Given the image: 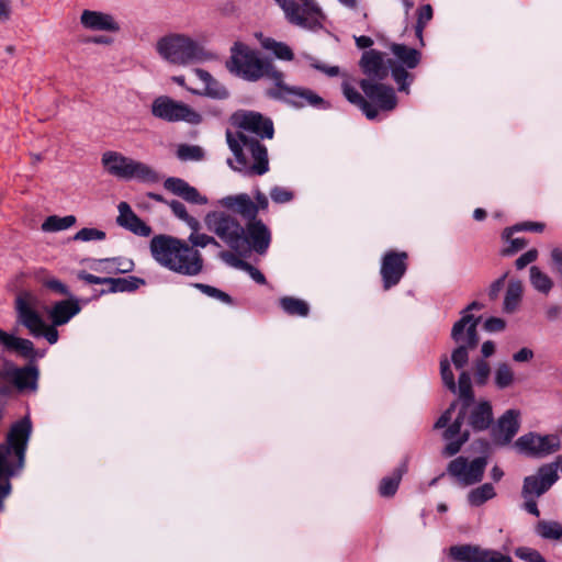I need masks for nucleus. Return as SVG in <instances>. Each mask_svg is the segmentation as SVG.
<instances>
[{
	"label": "nucleus",
	"instance_id": "obj_1",
	"mask_svg": "<svg viewBox=\"0 0 562 562\" xmlns=\"http://www.w3.org/2000/svg\"><path fill=\"white\" fill-rule=\"evenodd\" d=\"M215 205L222 210H213L205 214L204 223L211 233L221 239L229 249L237 254L250 250L263 255L271 243L268 226L257 220L259 211L268 209V198L257 191L255 200L247 193L226 195L218 199Z\"/></svg>",
	"mask_w": 562,
	"mask_h": 562
},
{
	"label": "nucleus",
	"instance_id": "obj_2",
	"mask_svg": "<svg viewBox=\"0 0 562 562\" xmlns=\"http://www.w3.org/2000/svg\"><path fill=\"white\" fill-rule=\"evenodd\" d=\"M16 322L22 325L31 336L45 338L50 345L58 341V326L67 324L81 311L80 301L76 297L54 303L47 311L50 324L46 323L40 312V299L30 291L19 293L14 301Z\"/></svg>",
	"mask_w": 562,
	"mask_h": 562
},
{
	"label": "nucleus",
	"instance_id": "obj_3",
	"mask_svg": "<svg viewBox=\"0 0 562 562\" xmlns=\"http://www.w3.org/2000/svg\"><path fill=\"white\" fill-rule=\"evenodd\" d=\"M149 248L153 258L172 272L194 277L203 270L201 252L183 239L169 235H156L151 238Z\"/></svg>",
	"mask_w": 562,
	"mask_h": 562
},
{
	"label": "nucleus",
	"instance_id": "obj_4",
	"mask_svg": "<svg viewBox=\"0 0 562 562\" xmlns=\"http://www.w3.org/2000/svg\"><path fill=\"white\" fill-rule=\"evenodd\" d=\"M155 49L162 60L177 67H187L213 58L198 40L186 33L171 32L162 35L157 40Z\"/></svg>",
	"mask_w": 562,
	"mask_h": 562
},
{
	"label": "nucleus",
	"instance_id": "obj_5",
	"mask_svg": "<svg viewBox=\"0 0 562 562\" xmlns=\"http://www.w3.org/2000/svg\"><path fill=\"white\" fill-rule=\"evenodd\" d=\"M226 139L234 160H228L229 166L245 175L261 176L269 170L267 148L254 137H248L243 132H226Z\"/></svg>",
	"mask_w": 562,
	"mask_h": 562
},
{
	"label": "nucleus",
	"instance_id": "obj_6",
	"mask_svg": "<svg viewBox=\"0 0 562 562\" xmlns=\"http://www.w3.org/2000/svg\"><path fill=\"white\" fill-rule=\"evenodd\" d=\"M31 432L32 423L29 417L11 426L5 442L0 445V480H8L23 468Z\"/></svg>",
	"mask_w": 562,
	"mask_h": 562
},
{
	"label": "nucleus",
	"instance_id": "obj_7",
	"mask_svg": "<svg viewBox=\"0 0 562 562\" xmlns=\"http://www.w3.org/2000/svg\"><path fill=\"white\" fill-rule=\"evenodd\" d=\"M101 165L106 173L122 180H140L154 182L157 173L148 165L124 156L122 153L108 150L102 154Z\"/></svg>",
	"mask_w": 562,
	"mask_h": 562
},
{
	"label": "nucleus",
	"instance_id": "obj_8",
	"mask_svg": "<svg viewBox=\"0 0 562 562\" xmlns=\"http://www.w3.org/2000/svg\"><path fill=\"white\" fill-rule=\"evenodd\" d=\"M267 63L247 44L235 42L231 47L226 68L229 72L244 80L258 81L263 78Z\"/></svg>",
	"mask_w": 562,
	"mask_h": 562
},
{
	"label": "nucleus",
	"instance_id": "obj_9",
	"mask_svg": "<svg viewBox=\"0 0 562 562\" xmlns=\"http://www.w3.org/2000/svg\"><path fill=\"white\" fill-rule=\"evenodd\" d=\"M473 308H481V306L475 302L469 305L462 317L452 327L451 337L459 346L452 351L451 360L458 369L467 364L469 360L468 350L474 348L479 341L476 334L479 318L469 314V311Z\"/></svg>",
	"mask_w": 562,
	"mask_h": 562
},
{
	"label": "nucleus",
	"instance_id": "obj_10",
	"mask_svg": "<svg viewBox=\"0 0 562 562\" xmlns=\"http://www.w3.org/2000/svg\"><path fill=\"white\" fill-rule=\"evenodd\" d=\"M459 395L464 400V405L454 422L448 426L443 432V438L448 441L443 452L448 457L458 453L462 445L469 439V431L467 429H462L464 416L468 412V405L473 400L471 380L468 372H462L459 376Z\"/></svg>",
	"mask_w": 562,
	"mask_h": 562
},
{
	"label": "nucleus",
	"instance_id": "obj_11",
	"mask_svg": "<svg viewBox=\"0 0 562 562\" xmlns=\"http://www.w3.org/2000/svg\"><path fill=\"white\" fill-rule=\"evenodd\" d=\"M282 9L286 20L301 27H321L325 21V14L315 0H274Z\"/></svg>",
	"mask_w": 562,
	"mask_h": 562
},
{
	"label": "nucleus",
	"instance_id": "obj_12",
	"mask_svg": "<svg viewBox=\"0 0 562 562\" xmlns=\"http://www.w3.org/2000/svg\"><path fill=\"white\" fill-rule=\"evenodd\" d=\"M150 111L156 119L166 122H184L198 125L203 120L202 115L189 104L173 100L168 95L155 98Z\"/></svg>",
	"mask_w": 562,
	"mask_h": 562
},
{
	"label": "nucleus",
	"instance_id": "obj_13",
	"mask_svg": "<svg viewBox=\"0 0 562 562\" xmlns=\"http://www.w3.org/2000/svg\"><path fill=\"white\" fill-rule=\"evenodd\" d=\"M390 50L394 57L393 60H390L392 76L398 85V89L401 91L408 92V87L413 78L407 72L406 68L413 69L417 67L420 61L422 54L415 48L396 43L390 45Z\"/></svg>",
	"mask_w": 562,
	"mask_h": 562
},
{
	"label": "nucleus",
	"instance_id": "obj_14",
	"mask_svg": "<svg viewBox=\"0 0 562 562\" xmlns=\"http://www.w3.org/2000/svg\"><path fill=\"white\" fill-rule=\"evenodd\" d=\"M515 446L521 453L535 458H544L560 450L561 439L557 434L529 432L519 437Z\"/></svg>",
	"mask_w": 562,
	"mask_h": 562
},
{
	"label": "nucleus",
	"instance_id": "obj_15",
	"mask_svg": "<svg viewBox=\"0 0 562 562\" xmlns=\"http://www.w3.org/2000/svg\"><path fill=\"white\" fill-rule=\"evenodd\" d=\"M486 464L485 458H476L469 461L464 457H458L449 463L448 473L461 485H473L482 480Z\"/></svg>",
	"mask_w": 562,
	"mask_h": 562
},
{
	"label": "nucleus",
	"instance_id": "obj_16",
	"mask_svg": "<svg viewBox=\"0 0 562 562\" xmlns=\"http://www.w3.org/2000/svg\"><path fill=\"white\" fill-rule=\"evenodd\" d=\"M232 124L237 128L236 132L254 133L260 137L272 138L273 124L271 120L262 116L258 112L237 111L232 115Z\"/></svg>",
	"mask_w": 562,
	"mask_h": 562
},
{
	"label": "nucleus",
	"instance_id": "obj_17",
	"mask_svg": "<svg viewBox=\"0 0 562 562\" xmlns=\"http://www.w3.org/2000/svg\"><path fill=\"white\" fill-rule=\"evenodd\" d=\"M555 465L553 463L542 464L535 474L526 476L522 484V497H540L548 492L558 481Z\"/></svg>",
	"mask_w": 562,
	"mask_h": 562
},
{
	"label": "nucleus",
	"instance_id": "obj_18",
	"mask_svg": "<svg viewBox=\"0 0 562 562\" xmlns=\"http://www.w3.org/2000/svg\"><path fill=\"white\" fill-rule=\"evenodd\" d=\"M360 87L364 92L367 101L373 109H376L378 113L381 111L389 112L396 108L397 99L393 88L372 82L369 79H362Z\"/></svg>",
	"mask_w": 562,
	"mask_h": 562
},
{
	"label": "nucleus",
	"instance_id": "obj_19",
	"mask_svg": "<svg viewBox=\"0 0 562 562\" xmlns=\"http://www.w3.org/2000/svg\"><path fill=\"white\" fill-rule=\"evenodd\" d=\"M79 23L89 32L119 33L121 31V24L113 14L99 10H82Z\"/></svg>",
	"mask_w": 562,
	"mask_h": 562
},
{
	"label": "nucleus",
	"instance_id": "obj_20",
	"mask_svg": "<svg viewBox=\"0 0 562 562\" xmlns=\"http://www.w3.org/2000/svg\"><path fill=\"white\" fill-rule=\"evenodd\" d=\"M406 260L407 254L404 251H389L384 255L381 265V276L385 290L400 282L407 268Z\"/></svg>",
	"mask_w": 562,
	"mask_h": 562
},
{
	"label": "nucleus",
	"instance_id": "obj_21",
	"mask_svg": "<svg viewBox=\"0 0 562 562\" xmlns=\"http://www.w3.org/2000/svg\"><path fill=\"white\" fill-rule=\"evenodd\" d=\"M0 378L11 382L21 391H35L37 387L38 372L34 367L16 368L12 363H7L0 372Z\"/></svg>",
	"mask_w": 562,
	"mask_h": 562
},
{
	"label": "nucleus",
	"instance_id": "obj_22",
	"mask_svg": "<svg viewBox=\"0 0 562 562\" xmlns=\"http://www.w3.org/2000/svg\"><path fill=\"white\" fill-rule=\"evenodd\" d=\"M117 211L116 223L119 226L143 237L151 234V228L133 212L127 202H120Z\"/></svg>",
	"mask_w": 562,
	"mask_h": 562
},
{
	"label": "nucleus",
	"instance_id": "obj_23",
	"mask_svg": "<svg viewBox=\"0 0 562 562\" xmlns=\"http://www.w3.org/2000/svg\"><path fill=\"white\" fill-rule=\"evenodd\" d=\"M360 68L362 72L369 77L370 79H384L389 74V68L385 65L383 54L375 50L370 49L362 54L360 59Z\"/></svg>",
	"mask_w": 562,
	"mask_h": 562
},
{
	"label": "nucleus",
	"instance_id": "obj_24",
	"mask_svg": "<svg viewBox=\"0 0 562 562\" xmlns=\"http://www.w3.org/2000/svg\"><path fill=\"white\" fill-rule=\"evenodd\" d=\"M166 190L181 196L189 203L204 205L207 203V198L202 195L194 187L190 186L187 181L180 178H168L164 182Z\"/></svg>",
	"mask_w": 562,
	"mask_h": 562
},
{
	"label": "nucleus",
	"instance_id": "obj_25",
	"mask_svg": "<svg viewBox=\"0 0 562 562\" xmlns=\"http://www.w3.org/2000/svg\"><path fill=\"white\" fill-rule=\"evenodd\" d=\"M193 74L200 79L204 88L202 90L188 88V91L191 93L196 95H206L220 100L228 97L227 89L222 83H220L209 71L202 68H194Z\"/></svg>",
	"mask_w": 562,
	"mask_h": 562
},
{
	"label": "nucleus",
	"instance_id": "obj_26",
	"mask_svg": "<svg viewBox=\"0 0 562 562\" xmlns=\"http://www.w3.org/2000/svg\"><path fill=\"white\" fill-rule=\"evenodd\" d=\"M283 101L289 102L295 106L303 108L306 105L323 108L326 102L316 92L308 88L291 86L285 90Z\"/></svg>",
	"mask_w": 562,
	"mask_h": 562
},
{
	"label": "nucleus",
	"instance_id": "obj_27",
	"mask_svg": "<svg viewBox=\"0 0 562 562\" xmlns=\"http://www.w3.org/2000/svg\"><path fill=\"white\" fill-rule=\"evenodd\" d=\"M0 346L4 351L16 352L23 358L34 356V344L30 339L19 337L3 329H0Z\"/></svg>",
	"mask_w": 562,
	"mask_h": 562
},
{
	"label": "nucleus",
	"instance_id": "obj_28",
	"mask_svg": "<svg viewBox=\"0 0 562 562\" xmlns=\"http://www.w3.org/2000/svg\"><path fill=\"white\" fill-rule=\"evenodd\" d=\"M519 416L520 413L516 409H509L501 416L495 430V436L499 441L506 443L517 434Z\"/></svg>",
	"mask_w": 562,
	"mask_h": 562
},
{
	"label": "nucleus",
	"instance_id": "obj_29",
	"mask_svg": "<svg viewBox=\"0 0 562 562\" xmlns=\"http://www.w3.org/2000/svg\"><path fill=\"white\" fill-rule=\"evenodd\" d=\"M342 93L345 98L352 104L359 106L366 116L370 120H373L378 116L376 109H373L371 104L367 101V98L363 97L357 88L352 85L350 78H345L341 85Z\"/></svg>",
	"mask_w": 562,
	"mask_h": 562
},
{
	"label": "nucleus",
	"instance_id": "obj_30",
	"mask_svg": "<svg viewBox=\"0 0 562 562\" xmlns=\"http://www.w3.org/2000/svg\"><path fill=\"white\" fill-rule=\"evenodd\" d=\"M492 420L493 413L490 402L482 401L471 409L469 424L473 429H486L491 425Z\"/></svg>",
	"mask_w": 562,
	"mask_h": 562
},
{
	"label": "nucleus",
	"instance_id": "obj_31",
	"mask_svg": "<svg viewBox=\"0 0 562 562\" xmlns=\"http://www.w3.org/2000/svg\"><path fill=\"white\" fill-rule=\"evenodd\" d=\"M484 549L477 546L461 544L449 548V557L458 562H483Z\"/></svg>",
	"mask_w": 562,
	"mask_h": 562
},
{
	"label": "nucleus",
	"instance_id": "obj_32",
	"mask_svg": "<svg viewBox=\"0 0 562 562\" xmlns=\"http://www.w3.org/2000/svg\"><path fill=\"white\" fill-rule=\"evenodd\" d=\"M263 77L270 79L273 83V88L268 90V94L274 99L282 100L286 93V89H290V85L284 82L283 74L277 69L272 64L267 63Z\"/></svg>",
	"mask_w": 562,
	"mask_h": 562
},
{
	"label": "nucleus",
	"instance_id": "obj_33",
	"mask_svg": "<svg viewBox=\"0 0 562 562\" xmlns=\"http://www.w3.org/2000/svg\"><path fill=\"white\" fill-rule=\"evenodd\" d=\"M97 265L94 270L106 274L127 273L134 268V262L124 258L100 259Z\"/></svg>",
	"mask_w": 562,
	"mask_h": 562
},
{
	"label": "nucleus",
	"instance_id": "obj_34",
	"mask_svg": "<svg viewBox=\"0 0 562 562\" xmlns=\"http://www.w3.org/2000/svg\"><path fill=\"white\" fill-rule=\"evenodd\" d=\"M256 37L258 38L262 48L271 52L277 58L286 61H290L294 58L293 50L288 44L283 42H277L271 37L263 36L261 33L256 34Z\"/></svg>",
	"mask_w": 562,
	"mask_h": 562
},
{
	"label": "nucleus",
	"instance_id": "obj_35",
	"mask_svg": "<svg viewBox=\"0 0 562 562\" xmlns=\"http://www.w3.org/2000/svg\"><path fill=\"white\" fill-rule=\"evenodd\" d=\"M76 222L77 218L75 215H66L63 217L50 215L42 223L41 229L46 233L60 232L72 227Z\"/></svg>",
	"mask_w": 562,
	"mask_h": 562
},
{
	"label": "nucleus",
	"instance_id": "obj_36",
	"mask_svg": "<svg viewBox=\"0 0 562 562\" xmlns=\"http://www.w3.org/2000/svg\"><path fill=\"white\" fill-rule=\"evenodd\" d=\"M495 496L496 492L494 486L491 483H485L469 492L468 502L471 506L479 507Z\"/></svg>",
	"mask_w": 562,
	"mask_h": 562
},
{
	"label": "nucleus",
	"instance_id": "obj_37",
	"mask_svg": "<svg viewBox=\"0 0 562 562\" xmlns=\"http://www.w3.org/2000/svg\"><path fill=\"white\" fill-rule=\"evenodd\" d=\"M280 306L283 308V311L292 316H307L310 312L308 304L296 297L292 296H284L280 299Z\"/></svg>",
	"mask_w": 562,
	"mask_h": 562
},
{
	"label": "nucleus",
	"instance_id": "obj_38",
	"mask_svg": "<svg viewBox=\"0 0 562 562\" xmlns=\"http://www.w3.org/2000/svg\"><path fill=\"white\" fill-rule=\"evenodd\" d=\"M522 296V284L520 281H512L507 288L504 311L513 313L518 307Z\"/></svg>",
	"mask_w": 562,
	"mask_h": 562
},
{
	"label": "nucleus",
	"instance_id": "obj_39",
	"mask_svg": "<svg viewBox=\"0 0 562 562\" xmlns=\"http://www.w3.org/2000/svg\"><path fill=\"white\" fill-rule=\"evenodd\" d=\"M536 532L543 539L559 540L562 537V524L553 520H540L536 525Z\"/></svg>",
	"mask_w": 562,
	"mask_h": 562
},
{
	"label": "nucleus",
	"instance_id": "obj_40",
	"mask_svg": "<svg viewBox=\"0 0 562 562\" xmlns=\"http://www.w3.org/2000/svg\"><path fill=\"white\" fill-rule=\"evenodd\" d=\"M168 206L171 209L173 215L184 222L191 231L200 229V222L192 215H190L187 211V207L183 203L172 200L167 202Z\"/></svg>",
	"mask_w": 562,
	"mask_h": 562
},
{
	"label": "nucleus",
	"instance_id": "obj_41",
	"mask_svg": "<svg viewBox=\"0 0 562 562\" xmlns=\"http://www.w3.org/2000/svg\"><path fill=\"white\" fill-rule=\"evenodd\" d=\"M530 282L537 291L543 294H548L553 286L552 279L536 266L530 268Z\"/></svg>",
	"mask_w": 562,
	"mask_h": 562
},
{
	"label": "nucleus",
	"instance_id": "obj_42",
	"mask_svg": "<svg viewBox=\"0 0 562 562\" xmlns=\"http://www.w3.org/2000/svg\"><path fill=\"white\" fill-rule=\"evenodd\" d=\"M403 471L404 470L398 469L393 472L392 475L382 479L379 486V492L382 496L389 497L396 493L402 480Z\"/></svg>",
	"mask_w": 562,
	"mask_h": 562
},
{
	"label": "nucleus",
	"instance_id": "obj_43",
	"mask_svg": "<svg viewBox=\"0 0 562 562\" xmlns=\"http://www.w3.org/2000/svg\"><path fill=\"white\" fill-rule=\"evenodd\" d=\"M112 292L133 291L138 288L139 279L134 277L128 278H106Z\"/></svg>",
	"mask_w": 562,
	"mask_h": 562
},
{
	"label": "nucleus",
	"instance_id": "obj_44",
	"mask_svg": "<svg viewBox=\"0 0 562 562\" xmlns=\"http://www.w3.org/2000/svg\"><path fill=\"white\" fill-rule=\"evenodd\" d=\"M177 157L182 161L201 160L204 157V151L200 146L181 144L177 148Z\"/></svg>",
	"mask_w": 562,
	"mask_h": 562
},
{
	"label": "nucleus",
	"instance_id": "obj_45",
	"mask_svg": "<svg viewBox=\"0 0 562 562\" xmlns=\"http://www.w3.org/2000/svg\"><path fill=\"white\" fill-rule=\"evenodd\" d=\"M105 237H106L105 232H103L101 229L93 228V227H83V228L79 229L72 236V240L82 241V243L100 241V240H104Z\"/></svg>",
	"mask_w": 562,
	"mask_h": 562
},
{
	"label": "nucleus",
	"instance_id": "obj_46",
	"mask_svg": "<svg viewBox=\"0 0 562 562\" xmlns=\"http://www.w3.org/2000/svg\"><path fill=\"white\" fill-rule=\"evenodd\" d=\"M194 286L196 289H199L205 295L213 297L215 300H218L222 303H225L228 305L234 304V300L232 299V296L229 294H227L226 292H224L215 286H212L209 284H203V283H195Z\"/></svg>",
	"mask_w": 562,
	"mask_h": 562
},
{
	"label": "nucleus",
	"instance_id": "obj_47",
	"mask_svg": "<svg viewBox=\"0 0 562 562\" xmlns=\"http://www.w3.org/2000/svg\"><path fill=\"white\" fill-rule=\"evenodd\" d=\"M514 382V372L507 363H501L495 371V383L499 389H505Z\"/></svg>",
	"mask_w": 562,
	"mask_h": 562
},
{
	"label": "nucleus",
	"instance_id": "obj_48",
	"mask_svg": "<svg viewBox=\"0 0 562 562\" xmlns=\"http://www.w3.org/2000/svg\"><path fill=\"white\" fill-rule=\"evenodd\" d=\"M188 240L190 243L189 245L195 249L198 247L205 248L210 245L220 246L215 237L204 233H199V231H192Z\"/></svg>",
	"mask_w": 562,
	"mask_h": 562
},
{
	"label": "nucleus",
	"instance_id": "obj_49",
	"mask_svg": "<svg viewBox=\"0 0 562 562\" xmlns=\"http://www.w3.org/2000/svg\"><path fill=\"white\" fill-rule=\"evenodd\" d=\"M432 19V8L429 4H425L418 10V19L416 25V35L423 43V31L425 25Z\"/></svg>",
	"mask_w": 562,
	"mask_h": 562
},
{
	"label": "nucleus",
	"instance_id": "obj_50",
	"mask_svg": "<svg viewBox=\"0 0 562 562\" xmlns=\"http://www.w3.org/2000/svg\"><path fill=\"white\" fill-rule=\"evenodd\" d=\"M440 373L445 385L453 393L457 391V385L454 382V375L450 368V363L447 358L440 361Z\"/></svg>",
	"mask_w": 562,
	"mask_h": 562
},
{
	"label": "nucleus",
	"instance_id": "obj_51",
	"mask_svg": "<svg viewBox=\"0 0 562 562\" xmlns=\"http://www.w3.org/2000/svg\"><path fill=\"white\" fill-rule=\"evenodd\" d=\"M544 229V224L538 222H526L518 224L512 228L505 229L503 233L504 238H509L514 232L517 231H532V232H542Z\"/></svg>",
	"mask_w": 562,
	"mask_h": 562
},
{
	"label": "nucleus",
	"instance_id": "obj_52",
	"mask_svg": "<svg viewBox=\"0 0 562 562\" xmlns=\"http://www.w3.org/2000/svg\"><path fill=\"white\" fill-rule=\"evenodd\" d=\"M40 281L45 288L52 290L57 294L67 295L69 293L68 286L54 277H46L41 279Z\"/></svg>",
	"mask_w": 562,
	"mask_h": 562
},
{
	"label": "nucleus",
	"instance_id": "obj_53",
	"mask_svg": "<svg viewBox=\"0 0 562 562\" xmlns=\"http://www.w3.org/2000/svg\"><path fill=\"white\" fill-rule=\"evenodd\" d=\"M270 196L274 203H286L293 199V193L286 188L274 187L270 191Z\"/></svg>",
	"mask_w": 562,
	"mask_h": 562
},
{
	"label": "nucleus",
	"instance_id": "obj_54",
	"mask_svg": "<svg viewBox=\"0 0 562 562\" xmlns=\"http://www.w3.org/2000/svg\"><path fill=\"white\" fill-rule=\"evenodd\" d=\"M490 376V366L485 361H477L475 363L474 378L477 384L484 385Z\"/></svg>",
	"mask_w": 562,
	"mask_h": 562
},
{
	"label": "nucleus",
	"instance_id": "obj_55",
	"mask_svg": "<svg viewBox=\"0 0 562 562\" xmlns=\"http://www.w3.org/2000/svg\"><path fill=\"white\" fill-rule=\"evenodd\" d=\"M482 560L483 562H513L509 555L488 549H484Z\"/></svg>",
	"mask_w": 562,
	"mask_h": 562
},
{
	"label": "nucleus",
	"instance_id": "obj_56",
	"mask_svg": "<svg viewBox=\"0 0 562 562\" xmlns=\"http://www.w3.org/2000/svg\"><path fill=\"white\" fill-rule=\"evenodd\" d=\"M220 257L223 261H225L227 265L244 270L245 265H247L246 261L239 259L235 254L231 251H222L220 254Z\"/></svg>",
	"mask_w": 562,
	"mask_h": 562
},
{
	"label": "nucleus",
	"instance_id": "obj_57",
	"mask_svg": "<svg viewBox=\"0 0 562 562\" xmlns=\"http://www.w3.org/2000/svg\"><path fill=\"white\" fill-rule=\"evenodd\" d=\"M537 257L538 251L536 249L528 250L516 260L517 269H524L527 265L533 262Z\"/></svg>",
	"mask_w": 562,
	"mask_h": 562
},
{
	"label": "nucleus",
	"instance_id": "obj_58",
	"mask_svg": "<svg viewBox=\"0 0 562 562\" xmlns=\"http://www.w3.org/2000/svg\"><path fill=\"white\" fill-rule=\"evenodd\" d=\"M516 553L521 559L529 560L530 562H544L543 558L535 550L518 549Z\"/></svg>",
	"mask_w": 562,
	"mask_h": 562
},
{
	"label": "nucleus",
	"instance_id": "obj_59",
	"mask_svg": "<svg viewBox=\"0 0 562 562\" xmlns=\"http://www.w3.org/2000/svg\"><path fill=\"white\" fill-rule=\"evenodd\" d=\"M484 328L487 331H501L505 328V322L498 317H491L484 323Z\"/></svg>",
	"mask_w": 562,
	"mask_h": 562
},
{
	"label": "nucleus",
	"instance_id": "obj_60",
	"mask_svg": "<svg viewBox=\"0 0 562 562\" xmlns=\"http://www.w3.org/2000/svg\"><path fill=\"white\" fill-rule=\"evenodd\" d=\"M78 278L89 284H105L109 282L106 278L97 277L94 274H91V273H88L85 271H80L78 273Z\"/></svg>",
	"mask_w": 562,
	"mask_h": 562
},
{
	"label": "nucleus",
	"instance_id": "obj_61",
	"mask_svg": "<svg viewBox=\"0 0 562 562\" xmlns=\"http://www.w3.org/2000/svg\"><path fill=\"white\" fill-rule=\"evenodd\" d=\"M244 270L246 272H248V274L250 276V278L259 283V284H265L266 283V278L265 276L261 273L260 270H258L257 268H255L254 266H251L250 263L247 262V265H245V268Z\"/></svg>",
	"mask_w": 562,
	"mask_h": 562
},
{
	"label": "nucleus",
	"instance_id": "obj_62",
	"mask_svg": "<svg viewBox=\"0 0 562 562\" xmlns=\"http://www.w3.org/2000/svg\"><path fill=\"white\" fill-rule=\"evenodd\" d=\"M506 276L507 274H504L503 277H501L499 279H497L496 281H494L491 284L490 290H488V295L492 300L496 299L498 296V293L504 288V282H505Z\"/></svg>",
	"mask_w": 562,
	"mask_h": 562
},
{
	"label": "nucleus",
	"instance_id": "obj_63",
	"mask_svg": "<svg viewBox=\"0 0 562 562\" xmlns=\"http://www.w3.org/2000/svg\"><path fill=\"white\" fill-rule=\"evenodd\" d=\"M312 66L329 77H336L340 74L338 66H326V65L318 64V63H313Z\"/></svg>",
	"mask_w": 562,
	"mask_h": 562
},
{
	"label": "nucleus",
	"instance_id": "obj_64",
	"mask_svg": "<svg viewBox=\"0 0 562 562\" xmlns=\"http://www.w3.org/2000/svg\"><path fill=\"white\" fill-rule=\"evenodd\" d=\"M533 358V352L529 348H521L519 351L514 353L513 359L516 362H527Z\"/></svg>",
	"mask_w": 562,
	"mask_h": 562
}]
</instances>
